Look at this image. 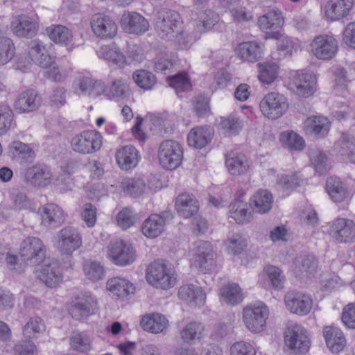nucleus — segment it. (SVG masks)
Wrapping results in <instances>:
<instances>
[{
  "label": "nucleus",
  "instance_id": "f257e3e1",
  "mask_svg": "<svg viewBox=\"0 0 355 355\" xmlns=\"http://www.w3.org/2000/svg\"><path fill=\"white\" fill-rule=\"evenodd\" d=\"M182 25L183 21L178 12L164 8L157 13L155 30L161 39L173 42L178 49H187L198 37L184 29Z\"/></svg>",
  "mask_w": 355,
  "mask_h": 355
},
{
  "label": "nucleus",
  "instance_id": "f03ea898",
  "mask_svg": "<svg viewBox=\"0 0 355 355\" xmlns=\"http://www.w3.org/2000/svg\"><path fill=\"white\" fill-rule=\"evenodd\" d=\"M146 277L150 284L162 289L173 287L176 282L174 271L164 260L151 263L147 268Z\"/></svg>",
  "mask_w": 355,
  "mask_h": 355
},
{
  "label": "nucleus",
  "instance_id": "7ed1b4c3",
  "mask_svg": "<svg viewBox=\"0 0 355 355\" xmlns=\"http://www.w3.org/2000/svg\"><path fill=\"white\" fill-rule=\"evenodd\" d=\"M269 317L268 306L261 302L246 306L243 310V322L252 333H259L266 327Z\"/></svg>",
  "mask_w": 355,
  "mask_h": 355
},
{
  "label": "nucleus",
  "instance_id": "20e7f679",
  "mask_svg": "<svg viewBox=\"0 0 355 355\" xmlns=\"http://www.w3.org/2000/svg\"><path fill=\"white\" fill-rule=\"evenodd\" d=\"M82 243V236L78 230L67 226L57 232L53 245L61 254L71 255L80 248Z\"/></svg>",
  "mask_w": 355,
  "mask_h": 355
},
{
  "label": "nucleus",
  "instance_id": "39448f33",
  "mask_svg": "<svg viewBox=\"0 0 355 355\" xmlns=\"http://www.w3.org/2000/svg\"><path fill=\"white\" fill-rule=\"evenodd\" d=\"M157 156L163 168L175 169L182 163L183 148L176 141L164 140L159 144Z\"/></svg>",
  "mask_w": 355,
  "mask_h": 355
},
{
  "label": "nucleus",
  "instance_id": "423d86ee",
  "mask_svg": "<svg viewBox=\"0 0 355 355\" xmlns=\"http://www.w3.org/2000/svg\"><path fill=\"white\" fill-rule=\"evenodd\" d=\"M286 345L294 354H305L310 347V339L307 330L301 324H290L285 331Z\"/></svg>",
  "mask_w": 355,
  "mask_h": 355
},
{
  "label": "nucleus",
  "instance_id": "0eeeda50",
  "mask_svg": "<svg viewBox=\"0 0 355 355\" xmlns=\"http://www.w3.org/2000/svg\"><path fill=\"white\" fill-rule=\"evenodd\" d=\"M102 146V136L96 130H85L74 136L71 141L73 151L83 154H92L100 150Z\"/></svg>",
  "mask_w": 355,
  "mask_h": 355
},
{
  "label": "nucleus",
  "instance_id": "6e6552de",
  "mask_svg": "<svg viewBox=\"0 0 355 355\" xmlns=\"http://www.w3.org/2000/svg\"><path fill=\"white\" fill-rule=\"evenodd\" d=\"M19 254L27 264L37 265L45 258L46 247L40 239L29 236L21 242Z\"/></svg>",
  "mask_w": 355,
  "mask_h": 355
},
{
  "label": "nucleus",
  "instance_id": "1a4fd4ad",
  "mask_svg": "<svg viewBox=\"0 0 355 355\" xmlns=\"http://www.w3.org/2000/svg\"><path fill=\"white\" fill-rule=\"evenodd\" d=\"M259 108L265 116L273 120L280 118L286 113L288 103L284 95L270 92L261 101Z\"/></svg>",
  "mask_w": 355,
  "mask_h": 355
},
{
  "label": "nucleus",
  "instance_id": "9d476101",
  "mask_svg": "<svg viewBox=\"0 0 355 355\" xmlns=\"http://www.w3.org/2000/svg\"><path fill=\"white\" fill-rule=\"evenodd\" d=\"M328 234L336 243H350L355 241V223L350 219L337 218L329 225Z\"/></svg>",
  "mask_w": 355,
  "mask_h": 355
},
{
  "label": "nucleus",
  "instance_id": "9b49d317",
  "mask_svg": "<svg viewBox=\"0 0 355 355\" xmlns=\"http://www.w3.org/2000/svg\"><path fill=\"white\" fill-rule=\"evenodd\" d=\"M98 310V303L95 295L89 292L85 293L75 298L71 302L69 313L76 320L87 318Z\"/></svg>",
  "mask_w": 355,
  "mask_h": 355
},
{
  "label": "nucleus",
  "instance_id": "f8f14e48",
  "mask_svg": "<svg viewBox=\"0 0 355 355\" xmlns=\"http://www.w3.org/2000/svg\"><path fill=\"white\" fill-rule=\"evenodd\" d=\"M310 46L311 54L317 59L329 60L337 53L338 42L334 36L324 34L315 37Z\"/></svg>",
  "mask_w": 355,
  "mask_h": 355
},
{
  "label": "nucleus",
  "instance_id": "ddd939ff",
  "mask_svg": "<svg viewBox=\"0 0 355 355\" xmlns=\"http://www.w3.org/2000/svg\"><path fill=\"white\" fill-rule=\"evenodd\" d=\"M50 168L43 164H36L26 168L22 173L24 183L34 188H45L51 182Z\"/></svg>",
  "mask_w": 355,
  "mask_h": 355
},
{
  "label": "nucleus",
  "instance_id": "4468645a",
  "mask_svg": "<svg viewBox=\"0 0 355 355\" xmlns=\"http://www.w3.org/2000/svg\"><path fill=\"white\" fill-rule=\"evenodd\" d=\"M108 257L116 265L124 266L135 261L136 254L130 244L123 241H117L108 246Z\"/></svg>",
  "mask_w": 355,
  "mask_h": 355
},
{
  "label": "nucleus",
  "instance_id": "2eb2a0df",
  "mask_svg": "<svg viewBox=\"0 0 355 355\" xmlns=\"http://www.w3.org/2000/svg\"><path fill=\"white\" fill-rule=\"evenodd\" d=\"M289 85L297 95L308 98L316 91L317 78L311 73L296 72L291 78Z\"/></svg>",
  "mask_w": 355,
  "mask_h": 355
},
{
  "label": "nucleus",
  "instance_id": "dca6fc26",
  "mask_svg": "<svg viewBox=\"0 0 355 355\" xmlns=\"http://www.w3.org/2000/svg\"><path fill=\"white\" fill-rule=\"evenodd\" d=\"M284 300L286 309L291 313L300 316L309 314L313 306L311 296L300 292L286 293Z\"/></svg>",
  "mask_w": 355,
  "mask_h": 355
},
{
  "label": "nucleus",
  "instance_id": "f3484780",
  "mask_svg": "<svg viewBox=\"0 0 355 355\" xmlns=\"http://www.w3.org/2000/svg\"><path fill=\"white\" fill-rule=\"evenodd\" d=\"M195 263L199 270L204 273L210 272L214 270L216 266V253L209 242L199 241L196 243Z\"/></svg>",
  "mask_w": 355,
  "mask_h": 355
},
{
  "label": "nucleus",
  "instance_id": "a211bd4d",
  "mask_svg": "<svg viewBox=\"0 0 355 355\" xmlns=\"http://www.w3.org/2000/svg\"><path fill=\"white\" fill-rule=\"evenodd\" d=\"M90 24L94 35L101 39H112L117 33V26L109 16L95 14L91 19Z\"/></svg>",
  "mask_w": 355,
  "mask_h": 355
},
{
  "label": "nucleus",
  "instance_id": "6ab92c4d",
  "mask_svg": "<svg viewBox=\"0 0 355 355\" xmlns=\"http://www.w3.org/2000/svg\"><path fill=\"white\" fill-rule=\"evenodd\" d=\"M171 211H164L159 214L150 215L143 223L142 233L148 238H156L164 230L166 223L173 219Z\"/></svg>",
  "mask_w": 355,
  "mask_h": 355
},
{
  "label": "nucleus",
  "instance_id": "aec40b11",
  "mask_svg": "<svg viewBox=\"0 0 355 355\" xmlns=\"http://www.w3.org/2000/svg\"><path fill=\"white\" fill-rule=\"evenodd\" d=\"M354 0H328L324 7V17L335 21L347 17L351 12Z\"/></svg>",
  "mask_w": 355,
  "mask_h": 355
},
{
  "label": "nucleus",
  "instance_id": "412c9836",
  "mask_svg": "<svg viewBox=\"0 0 355 355\" xmlns=\"http://www.w3.org/2000/svg\"><path fill=\"white\" fill-rule=\"evenodd\" d=\"M40 216L41 225L49 228L57 227L65 220L63 210L53 203L46 204L37 210Z\"/></svg>",
  "mask_w": 355,
  "mask_h": 355
},
{
  "label": "nucleus",
  "instance_id": "4be33fe9",
  "mask_svg": "<svg viewBox=\"0 0 355 355\" xmlns=\"http://www.w3.org/2000/svg\"><path fill=\"white\" fill-rule=\"evenodd\" d=\"M11 28L15 35L21 37L31 38L38 31L37 17L19 15L14 18Z\"/></svg>",
  "mask_w": 355,
  "mask_h": 355
},
{
  "label": "nucleus",
  "instance_id": "5701e85b",
  "mask_svg": "<svg viewBox=\"0 0 355 355\" xmlns=\"http://www.w3.org/2000/svg\"><path fill=\"white\" fill-rule=\"evenodd\" d=\"M121 24L126 33L131 34H142L149 28L148 20L135 12L124 13L121 19Z\"/></svg>",
  "mask_w": 355,
  "mask_h": 355
},
{
  "label": "nucleus",
  "instance_id": "b1692460",
  "mask_svg": "<svg viewBox=\"0 0 355 355\" xmlns=\"http://www.w3.org/2000/svg\"><path fill=\"white\" fill-rule=\"evenodd\" d=\"M264 44L257 41L243 42L238 44L236 54L243 61L255 62L263 55Z\"/></svg>",
  "mask_w": 355,
  "mask_h": 355
},
{
  "label": "nucleus",
  "instance_id": "393cba45",
  "mask_svg": "<svg viewBox=\"0 0 355 355\" xmlns=\"http://www.w3.org/2000/svg\"><path fill=\"white\" fill-rule=\"evenodd\" d=\"M37 277L47 286L55 287L62 280L59 263L55 260L46 261L37 271Z\"/></svg>",
  "mask_w": 355,
  "mask_h": 355
},
{
  "label": "nucleus",
  "instance_id": "a878e982",
  "mask_svg": "<svg viewBox=\"0 0 355 355\" xmlns=\"http://www.w3.org/2000/svg\"><path fill=\"white\" fill-rule=\"evenodd\" d=\"M27 51L31 61L37 62L44 68H48L53 62V58L48 54L46 45L40 40H33L28 42Z\"/></svg>",
  "mask_w": 355,
  "mask_h": 355
},
{
  "label": "nucleus",
  "instance_id": "bb28decb",
  "mask_svg": "<svg viewBox=\"0 0 355 355\" xmlns=\"http://www.w3.org/2000/svg\"><path fill=\"white\" fill-rule=\"evenodd\" d=\"M303 128L306 135L322 138L328 134L330 122L327 117L313 115L304 121Z\"/></svg>",
  "mask_w": 355,
  "mask_h": 355
},
{
  "label": "nucleus",
  "instance_id": "cd10ccee",
  "mask_svg": "<svg viewBox=\"0 0 355 355\" xmlns=\"http://www.w3.org/2000/svg\"><path fill=\"white\" fill-rule=\"evenodd\" d=\"M40 104L37 92L28 89L19 94L15 103V109L19 113L31 112L36 110Z\"/></svg>",
  "mask_w": 355,
  "mask_h": 355
},
{
  "label": "nucleus",
  "instance_id": "c85d7f7f",
  "mask_svg": "<svg viewBox=\"0 0 355 355\" xmlns=\"http://www.w3.org/2000/svg\"><path fill=\"white\" fill-rule=\"evenodd\" d=\"M178 214L185 218L194 216L198 211L199 205L193 194L183 193L180 194L175 201Z\"/></svg>",
  "mask_w": 355,
  "mask_h": 355
},
{
  "label": "nucleus",
  "instance_id": "c756f323",
  "mask_svg": "<svg viewBox=\"0 0 355 355\" xmlns=\"http://www.w3.org/2000/svg\"><path fill=\"white\" fill-rule=\"evenodd\" d=\"M139 159V152L131 145L125 146L116 153V162L123 170L135 168L138 164Z\"/></svg>",
  "mask_w": 355,
  "mask_h": 355
},
{
  "label": "nucleus",
  "instance_id": "7c9ffc66",
  "mask_svg": "<svg viewBox=\"0 0 355 355\" xmlns=\"http://www.w3.org/2000/svg\"><path fill=\"white\" fill-rule=\"evenodd\" d=\"M323 336L327 347L333 352L338 354L345 348L346 339L343 333L337 327H325Z\"/></svg>",
  "mask_w": 355,
  "mask_h": 355
},
{
  "label": "nucleus",
  "instance_id": "2f4dec72",
  "mask_svg": "<svg viewBox=\"0 0 355 355\" xmlns=\"http://www.w3.org/2000/svg\"><path fill=\"white\" fill-rule=\"evenodd\" d=\"M179 297L192 306L203 305L206 300V294L202 288L193 284L181 286L178 291Z\"/></svg>",
  "mask_w": 355,
  "mask_h": 355
},
{
  "label": "nucleus",
  "instance_id": "473e14b6",
  "mask_svg": "<svg viewBox=\"0 0 355 355\" xmlns=\"http://www.w3.org/2000/svg\"><path fill=\"white\" fill-rule=\"evenodd\" d=\"M141 327L144 330L158 334L163 332L168 325V321L161 313H153L146 315L140 322Z\"/></svg>",
  "mask_w": 355,
  "mask_h": 355
},
{
  "label": "nucleus",
  "instance_id": "72a5a7b5",
  "mask_svg": "<svg viewBox=\"0 0 355 355\" xmlns=\"http://www.w3.org/2000/svg\"><path fill=\"white\" fill-rule=\"evenodd\" d=\"M213 132L207 127L193 128L187 135L188 144L195 148H202L211 140Z\"/></svg>",
  "mask_w": 355,
  "mask_h": 355
},
{
  "label": "nucleus",
  "instance_id": "f704fd0d",
  "mask_svg": "<svg viewBox=\"0 0 355 355\" xmlns=\"http://www.w3.org/2000/svg\"><path fill=\"white\" fill-rule=\"evenodd\" d=\"M326 190L331 199L336 203L342 202L349 197L346 186L336 177H330L327 180Z\"/></svg>",
  "mask_w": 355,
  "mask_h": 355
},
{
  "label": "nucleus",
  "instance_id": "c9c22d12",
  "mask_svg": "<svg viewBox=\"0 0 355 355\" xmlns=\"http://www.w3.org/2000/svg\"><path fill=\"white\" fill-rule=\"evenodd\" d=\"M334 147L338 154L355 164V137L353 135L342 134Z\"/></svg>",
  "mask_w": 355,
  "mask_h": 355
},
{
  "label": "nucleus",
  "instance_id": "e433bc0d",
  "mask_svg": "<svg viewBox=\"0 0 355 355\" xmlns=\"http://www.w3.org/2000/svg\"><path fill=\"white\" fill-rule=\"evenodd\" d=\"M225 166L228 172L232 175L245 173L249 164L247 157L243 154L230 153L226 155Z\"/></svg>",
  "mask_w": 355,
  "mask_h": 355
},
{
  "label": "nucleus",
  "instance_id": "4c0bfd02",
  "mask_svg": "<svg viewBox=\"0 0 355 355\" xmlns=\"http://www.w3.org/2000/svg\"><path fill=\"white\" fill-rule=\"evenodd\" d=\"M106 286L109 291L119 297H124L130 294H133L135 291V287L130 281L119 277L108 279Z\"/></svg>",
  "mask_w": 355,
  "mask_h": 355
},
{
  "label": "nucleus",
  "instance_id": "58836bf2",
  "mask_svg": "<svg viewBox=\"0 0 355 355\" xmlns=\"http://www.w3.org/2000/svg\"><path fill=\"white\" fill-rule=\"evenodd\" d=\"M318 268V261L312 254L301 257L297 261L294 272L302 278H309L314 275Z\"/></svg>",
  "mask_w": 355,
  "mask_h": 355
},
{
  "label": "nucleus",
  "instance_id": "ea45409f",
  "mask_svg": "<svg viewBox=\"0 0 355 355\" xmlns=\"http://www.w3.org/2000/svg\"><path fill=\"white\" fill-rule=\"evenodd\" d=\"M272 196L267 190L260 189L251 198L250 205L253 211L259 214H265L272 207Z\"/></svg>",
  "mask_w": 355,
  "mask_h": 355
},
{
  "label": "nucleus",
  "instance_id": "a19ab883",
  "mask_svg": "<svg viewBox=\"0 0 355 355\" xmlns=\"http://www.w3.org/2000/svg\"><path fill=\"white\" fill-rule=\"evenodd\" d=\"M46 331V325L44 320L37 316L28 319L22 329V334L24 338L34 340L42 336Z\"/></svg>",
  "mask_w": 355,
  "mask_h": 355
},
{
  "label": "nucleus",
  "instance_id": "79ce46f5",
  "mask_svg": "<svg viewBox=\"0 0 355 355\" xmlns=\"http://www.w3.org/2000/svg\"><path fill=\"white\" fill-rule=\"evenodd\" d=\"M204 325L198 322H191L186 324L180 332L184 343L192 345L202 337Z\"/></svg>",
  "mask_w": 355,
  "mask_h": 355
},
{
  "label": "nucleus",
  "instance_id": "37998d69",
  "mask_svg": "<svg viewBox=\"0 0 355 355\" xmlns=\"http://www.w3.org/2000/svg\"><path fill=\"white\" fill-rule=\"evenodd\" d=\"M130 90L126 81L123 79L113 80L105 89V96L110 99L121 101L129 96Z\"/></svg>",
  "mask_w": 355,
  "mask_h": 355
},
{
  "label": "nucleus",
  "instance_id": "c03bdc74",
  "mask_svg": "<svg viewBox=\"0 0 355 355\" xmlns=\"http://www.w3.org/2000/svg\"><path fill=\"white\" fill-rule=\"evenodd\" d=\"M283 24L284 18L282 12L278 10L272 9L258 19V26L263 31L277 29L282 27Z\"/></svg>",
  "mask_w": 355,
  "mask_h": 355
},
{
  "label": "nucleus",
  "instance_id": "a18cd8bd",
  "mask_svg": "<svg viewBox=\"0 0 355 355\" xmlns=\"http://www.w3.org/2000/svg\"><path fill=\"white\" fill-rule=\"evenodd\" d=\"M96 53L100 58L120 67L123 66L126 62L125 57L115 45L102 46Z\"/></svg>",
  "mask_w": 355,
  "mask_h": 355
},
{
  "label": "nucleus",
  "instance_id": "49530a36",
  "mask_svg": "<svg viewBox=\"0 0 355 355\" xmlns=\"http://www.w3.org/2000/svg\"><path fill=\"white\" fill-rule=\"evenodd\" d=\"M69 343L72 349L83 353L89 351L92 347L90 337L85 331H73L69 338Z\"/></svg>",
  "mask_w": 355,
  "mask_h": 355
},
{
  "label": "nucleus",
  "instance_id": "de8ad7c7",
  "mask_svg": "<svg viewBox=\"0 0 355 355\" xmlns=\"http://www.w3.org/2000/svg\"><path fill=\"white\" fill-rule=\"evenodd\" d=\"M50 39L55 43L67 45L72 40V33L66 26H52L46 28Z\"/></svg>",
  "mask_w": 355,
  "mask_h": 355
},
{
  "label": "nucleus",
  "instance_id": "09e8293b",
  "mask_svg": "<svg viewBox=\"0 0 355 355\" xmlns=\"http://www.w3.org/2000/svg\"><path fill=\"white\" fill-rule=\"evenodd\" d=\"M220 294L222 301L228 304L234 305L243 300L241 289L236 284H229L223 286Z\"/></svg>",
  "mask_w": 355,
  "mask_h": 355
},
{
  "label": "nucleus",
  "instance_id": "8fccbe9b",
  "mask_svg": "<svg viewBox=\"0 0 355 355\" xmlns=\"http://www.w3.org/2000/svg\"><path fill=\"white\" fill-rule=\"evenodd\" d=\"M121 188L126 194L137 198L140 196L146 189L145 181L140 178L123 180Z\"/></svg>",
  "mask_w": 355,
  "mask_h": 355
},
{
  "label": "nucleus",
  "instance_id": "3c124183",
  "mask_svg": "<svg viewBox=\"0 0 355 355\" xmlns=\"http://www.w3.org/2000/svg\"><path fill=\"white\" fill-rule=\"evenodd\" d=\"M257 67L258 78L262 83L269 85L277 78L279 66L276 63L269 62L259 63Z\"/></svg>",
  "mask_w": 355,
  "mask_h": 355
},
{
  "label": "nucleus",
  "instance_id": "603ef678",
  "mask_svg": "<svg viewBox=\"0 0 355 355\" xmlns=\"http://www.w3.org/2000/svg\"><path fill=\"white\" fill-rule=\"evenodd\" d=\"M135 83L141 89H151L156 83V77L151 72L141 69L134 72L132 75Z\"/></svg>",
  "mask_w": 355,
  "mask_h": 355
},
{
  "label": "nucleus",
  "instance_id": "864d4df0",
  "mask_svg": "<svg viewBox=\"0 0 355 355\" xmlns=\"http://www.w3.org/2000/svg\"><path fill=\"white\" fill-rule=\"evenodd\" d=\"M230 217L234 218L236 223L243 224L249 221L250 213L244 207L243 202L237 200L230 205Z\"/></svg>",
  "mask_w": 355,
  "mask_h": 355
},
{
  "label": "nucleus",
  "instance_id": "5fc2aeb1",
  "mask_svg": "<svg viewBox=\"0 0 355 355\" xmlns=\"http://www.w3.org/2000/svg\"><path fill=\"white\" fill-rule=\"evenodd\" d=\"M282 144L291 150H302L304 148V141L294 132H284L280 135Z\"/></svg>",
  "mask_w": 355,
  "mask_h": 355
},
{
  "label": "nucleus",
  "instance_id": "6e6d98bb",
  "mask_svg": "<svg viewBox=\"0 0 355 355\" xmlns=\"http://www.w3.org/2000/svg\"><path fill=\"white\" fill-rule=\"evenodd\" d=\"M311 164L316 172L324 174L327 171V157L324 152L318 149L311 150L309 153Z\"/></svg>",
  "mask_w": 355,
  "mask_h": 355
},
{
  "label": "nucleus",
  "instance_id": "4d7b16f0",
  "mask_svg": "<svg viewBox=\"0 0 355 355\" xmlns=\"http://www.w3.org/2000/svg\"><path fill=\"white\" fill-rule=\"evenodd\" d=\"M15 46L11 39L0 36V64L8 62L14 56Z\"/></svg>",
  "mask_w": 355,
  "mask_h": 355
},
{
  "label": "nucleus",
  "instance_id": "13d9d810",
  "mask_svg": "<svg viewBox=\"0 0 355 355\" xmlns=\"http://www.w3.org/2000/svg\"><path fill=\"white\" fill-rule=\"evenodd\" d=\"M83 269L85 276L91 281L97 282L104 277V268L98 262L87 261Z\"/></svg>",
  "mask_w": 355,
  "mask_h": 355
},
{
  "label": "nucleus",
  "instance_id": "bf43d9fd",
  "mask_svg": "<svg viewBox=\"0 0 355 355\" xmlns=\"http://www.w3.org/2000/svg\"><path fill=\"white\" fill-rule=\"evenodd\" d=\"M10 151L15 157L18 159H30L33 160L34 158V153L33 150L26 144L15 141L10 144Z\"/></svg>",
  "mask_w": 355,
  "mask_h": 355
},
{
  "label": "nucleus",
  "instance_id": "052dcab7",
  "mask_svg": "<svg viewBox=\"0 0 355 355\" xmlns=\"http://www.w3.org/2000/svg\"><path fill=\"white\" fill-rule=\"evenodd\" d=\"M14 355H37L38 350L35 344L28 339L18 341L13 347Z\"/></svg>",
  "mask_w": 355,
  "mask_h": 355
},
{
  "label": "nucleus",
  "instance_id": "680f3d73",
  "mask_svg": "<svg viewBox=\"0 0 355 355\" xmlns=\"http://www.w3.org/2000/svg\"><path fill=\"white\" fill-rule=\"evenodd\" d=\"M263 271L270 279L273 288L275 289L283 288L284 277L279 268L270 265L266 266Z\"/></svg>",
  "mask_w": 355,
  "mask_h": 355
},
{
  "label": "nucleus",
  "instance_id": "e2e57ef3",
  "mask_svg": "<svg viewBox=\"0 0 355 355\" xmlns=\"http://www.w3.org/2000/svg\"><path fill=\"white\" fill-rule=\"evenodd\" d=\"M218 15L212 10H206L202 13L196 25L197 29L200 33L210 30L218 21Z\"/></svg>",
  "mask_w": 355,
  "mask_h": 355
},
{
  "label": "nucleus",
  "instance_id": "0e129e2a",
  "mask_svg": "<svg viewBox=\"0 0 355 355\" xmlns=\"http://www.w3.org/2000/svg\"><path fill=\"white\" fill-rule=\"evenodd\" d=\"M168 83L176 90V92L188 91L191 87L185 73H180L175 76L168 77Z\"/></svg>",
  "mask_w": 355,
  "mask_h": 355
},
{
  "label": "nucleus",
  "instance_id": "69168bd1",
  "mask_svg": "<svg viewBox=\"0 0 355 355\" xmlns=\"http://www.w3.org/2000/svg\"><path fill=\"white\" fill-rule=\"evenodd\" d=\"M13 112L7 105L0 106V135L6 133L11 127Z\"/></svg>",
  "mask_w": 355,
  "mask_h": 355
},
{
  "label": "nucleus",
  "instance_id": "338daca9",
  "mask_svg": "<svg viewBox=\"0 0 355 355\" xmlns=\"http://www.w3.org/2000/svg\"><path fill=\"white\" fill-rule=\"evenodd\" d=\"M118 225L125 230L134 225L136 220L135 214L132 209L125 207L116 216Z\"/></svg>",
  "mask_w": 355,
  "mask_h": 355
},
{
  "label": "nucleus",
  "instance_id": "774afa93",
  "mask_svg": "<svg viewBox=\"0 0 355 355\" xmlns=\"http://www.w3.org/2000/svg\"><path fill=\"white\" fill-rule=\"evenodd\" d=\"M231 355H256L254 347L246 342L240 341L234 343L230 348Z\"/></svg>",
  "mask_w": 355,
  "mask_h": 355
}]
</instances>
